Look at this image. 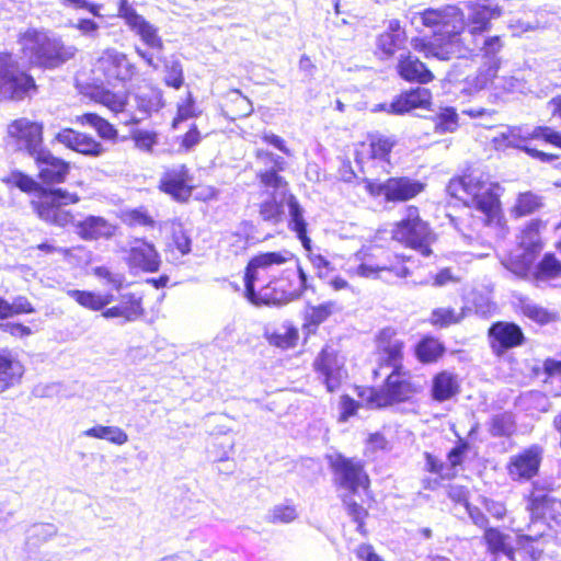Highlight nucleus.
Instances as JSON below:
<instances>
[{"label":"nucleus","mask_w":561,"mask_h":561,"mask_svg":"<svg viewBox=\"0 0 561 561\" xmlns=\"http://www.w3.org/2000/svg\"><path fill=\"white\" fill-rule=\"evenodd\" d=\"M424 188V184L409 178H390L382 183L371 185V192L383 195L388 202H405Z\"/></svg>","instance_id":"b1692460"},{"label":"nucleus","mask_w":561,"mask_h":561,"mask_svg":"<svg viewBox=\"0 0 561 561\" xmlns=\"http://www.w3.org/2000/svg\"><path fill=\"white\" fill-rule=\"evenodd\" d=\"M95 72L103 76L108 84L125 83L136 73L135 65L115 48L102 51L95 62Z\"/></svg>","instance_id":"f8f14e48"},{"label":"nucleus","mask_w":561,"mask_h":561,"mask_svg":"<svg viewBox=\"0 0 561 561\" xmlns=\"http://www.w3.org/2000/svg\"><path fill=\"white\" fill-rule=\"evenodd\" d=\"M137 112L126 114L123 118V124H138L146 119L152 112L159 111L162 103V92L156 88H149L145 91L139 92L136 98Z\"/></svg>","instance_id":"7c9ffc66"},{"label":"nucleus","mask_w":561,"mask_h":561,"mask_svg":"<svg viewBox=\"0 0 561 561\" xmlns=\"http://www.w3.org/2000/svg\"><path fill=\"white\" fill-rule=\"evenodd\" d=\"M413 21L432 28L443 37L444 43H453L455 41L457 44L462 45L463 14L455 5L426 9L416 13Z\"/></svg>","instance_id":"0eeeda50"},{"label":"nucleus","mask_w":561,"mask_h":561,"mask_svg":"<svg viewBox=\"0 0 561 561\" xmlns=\"http://www.w3.org/2000/svg\"><path fill=\"white\" fill-rule=\"evenodd\" d=\"M561 506V502L556 501L549 494L533 493L529 499L528 510L530 511L531 522L528 526V534L518 536L520 547L531 554L533 559L540 554L539 550L533 547V543L547 534L549 526L547 518L551 517L554 506Z\"/></svg>","instance_id":"6e6552de"},{"label":"nucleus","mask_w":561,"mask_h":561,"mask_svg":"<svg viewBox=\"0 0 561 561\" xmlns=\"http://www.w3.org/2000/svg\"><path fill=\"white\" fill-rule=\"evenodd\" d=\"M411 45L415 51L423 54L425 58L433 57L439 60H450L453 58L462 57L463 51L462 45L457 44L455 41L453 43L443 42L439 45H434L422 38H413Z\"/></svg>","instance_id":"e433bc0d"},{"label":"nucleus","mask_w":561,"mask_h":561,"mask_svg":"<svg viewBox=\"0 0 561 561\" xmlns=\"http://www.w3.org/2000/svg\"><path fill=\"white\" fill-rule=\"evenodd\" d=\"M504 47V42L501 36L492 35V36H481L480 39H474L469 43L468 46L462 45V56L468 51H477L481 55L483 59L486 61L483 65H492L493 62L497 64V70L501 66V58L499 54Z\"/></svg>","instance_id":"f704fd0d"},{"label":"nucleus","mask_w":561,"mask_h":561,"mask_svg":"<svg viewBox=\"0 0 561 561\" xmlns=\"http://www.w3.org/2000/svg\"><path fill=\"white\" fill-rule=\"evenodd\" d=\"M488 335L493 353L499 356L511 348L520 346L525 341L523 330L514 322H494L489 328Z\"/></svg>","instance_id":"412c9836"},{"label":"nucleus","mask_w":561,"mask_h":561,"mask_svg":"<svg viewBox=\"0 0 561 561\" xmlns=\"http://www.w3.org/2000/svg\"><path fill=\"white\" fill-rule=\"evenodd\" d=\"M38 168V175L45 183L64 182L69 172V164L43 149L33 157Z\"/></svg>","instance_id":"cd10ccee"},{"label":"nucleus","mask_w":561,"mask_h":561,"mask_svg":"<svg viewBox=\"0 0 561 561\" xmlns=\"http://www.w3.org/2000/svg\"><path fill=\"white\" fill-rule=\"evenodd\" d=\"M334 302L328 301L319 306H312L307 311V318L312 324L324 322L333 312Z\"/></svg>","instance_id":"bf43d9fd"},{"label":"nucleus","mask_w":561,"mask_h":561,"mask_svg":"<svg viewBox=\"0 0 561 561\" xmlns=\"http://www.w3.org/2000/svg\"><path fill=\"white\" fill-rule=\"evenodd\" d=\"M484 540L493 561H516V548L523 549L518 542V536L513 537L497 528H489L484 531Z\"/></svg>","instance_id":"a878e982"},{"label":"nucleus","mask_w":561,"mask_h":561,"mask_svg":"<svg viewBox=\"0 0 561 561\" xmlns=\"http://www.w3.org/2000/svg\"><path fill=\"white\" fill-rule=\"evenodd\" d=\"M497 73V64L482 65L476 72L468 75L463 80L459 81L455 88L466 96H472L480 91L486 89L493 82Z\"/></svg>","instance_id":"2f4dec72"},{"label":"nucleus","mask_w":561,"mask_h":561,"mask_svg":"<svg viewBox=\"0 0 561 561\" xmlns=\"http://www.w3.org/2000/svg\"><path fill=\"white\" fill-rule=\"evenodd\" d=\"M286 205L289 215L288 228L296 233L297 238L301 241L302 247L306 250H310L311 240L307 236V222L304 218V208L296 196L289 192L287 194Z\"/></svg>","instance_id":"4c0bfd02"},{"label":"nucleus","mask_w":561,"mask_h":561,"mask_svg":"<svg viewBox=\"0 0 561 561\" xmlns=\"http://www.w3.org/2000/svg\"><path fill=\"white\" fill-rule=\"evenodd\" d=\"M533 138L543 139L546 142L561 148V133L547 126L536 127L530 134Z\"/></svg>","instance_id":"0e129e2a"},{"label":"nucleus","mask_w":561,"mask_h":561,"mask_svg":"<svg viewBox=\"0 0 561 561\" xmlns=\"http://www.w3.org/2000/svg\"><path fill=\"white\" fill-rule=\"evenodd\" d=\"M408 36L398 20H391L387 28L376 39L377 54L381 59H389L397 53H405Z\"/></svg>","instance_id":"393cba45"},{"label":"nucleus","mask_w":561,"mask_h":561,"mask_svg":"<svg viewBox=\"0 0 561 561\" xmlns=\"http://www.w3.org/2000/svg\"><path fill=\"white\" fill-rule=\"evenodd\" d=\"M126 261L131 271L145 273H156L161 265V259L156 247L145 239H135L130 242Z\"/></svg>","instance_id":"5701e85b"},{"label":"nucleus","mask_w":561,"mask_h":561,"mask_svg":"<svg viewBox=\"0 0 561 561\" xmlns=\"http://www.w3.org/2000/svg\"><path fill=\"white\" fill-rule=\"evenodd\" d=\"M297 339L298 332L293 327H282L268 335L270 343L280 348L293 347Z\"/></svg>","instance_id":"8fccbe9b"},{"label":"nucleus","mask_w":561,"mask_h":561,"mask_svg":"<svg viewBox=\"0 0 561 561\" xmlns=\"http://www.w3.org/2000/svg\"><path fill=\"white\" fill-rule=\"evenodd\" d=\"M96 277L106 280L108 285H112L115 289L122 288L125 277L119 273H112L106 266H98L93 270Z\"/></svg>","instance_id":"e2e57ef3"},{"label":"nucleus","mask_w":561,"mask_h":561,"mask_svg":"<svg viewBox=\"0 0 561 561\" xmlns=\"http://www.w3.org/2000/svg\"><path fill=\"white\" fill-rule=\"evenodd\" d=\"M80 122L92 126L102 138L114 139L117 135L114 126L96 114L87 113L80 117Z\"/></svg>","instance_id":"de8ad7c7"},{"label":"nucleus","mask_w":561,"mask_h":561,"mask_svg":"<svg viewBox=\"0 0 561 561\" xmlns=\"http://www.w3.org/2000/svg\"><path fill=\"white\" fill-rule=\"evenodd\" d=\"M391 233L396 241L419 251L423 256L432 254L431 244L435 237L428 224L420 217L417 207L409 206Z\"/></svg>","instance_id":"39448f33"},{"label":"nucleus","mask_w":561,"mask_h":561,"mask_svg":"<svg viewBox=\"0 0 561 561\" xmlns=\"http://www.w3.org/2000/svg\"><path fill=\"white\" fill-rule=\"evenodd\" d=\"M266 192L268 197L260 204L259 215L264 222L276 226L283 221L288 185L284 188H270Z\"/></svg>","instance_id":"473e14b6"},{"label":"nucleus","mask_w":561,"mask_h":561,"mask_svg":"<svg viewBox=\"0 0 561 561\" xmlns=\"http://www.w3.org/2000/svg\"><path fill=\"white\" fill-rule=\"evenodd\" d=\"M541 206L540 197L533 193L520 194L515 205V211L518 216L533 214Z\"/></svg>","instance_id":"6e6d98bb"},{"label":"nucleus","mask_w":561,"mask_h":561,"mask_svg":"<svg viewBox=\"0 0 561 561\" xmlns=\"http://www.w3.org/2000/svg\"><path fill=\"white\" fill-rule=\"evenodd\" d=\"M313 366L329 392L339 389L346 376L343 362L331 347H324L321 351L314 359Z\"/></svg>","instance_id":"dca6fc26"},{"label":"nucleus","mask_w":561,"mask_h":561,"mask_svg":"<svg viewBox=\"0 0 561 561\" xmlns=\"http://www.w3.org/2000/svg\"><path fill=\"white\" fill-rule=\"evenodd\" d=\"M444 353V346L435 339H423L417 347L416 354L421 362L431 363L436 360Z\"/></svg>","instance_id":"09e8293b"},{"label":"nucleus","mask_w":561,"mask_h":561,"mask_svg":"<svg viewBox=\"0 0 561 561\" xmlns=\"http://www.w3.org/2000/svg\"><path fill=\"white\" fill-rule=\"evenodd\" d=\"M396 141L389 137L376 136L370 140V149L374 158L386 159L393 148Z\"/></svg>","instance_id":"4d7b16f0"},{"label":"nucleus","mask_w":561,"mask_h":561,"mask_svg":"<svg viewBox=\"0 0 561 561\" xmlns=\"http://www.w3.org/2000/svg\"><path fill=\"white\" fill-rule=\"evenodd\" d=\"M295 259L290 251L265 252L253 256L244 273V296L253 305H257L259 289L256 283L265 282L267 277L275 276V268L288 264Z\"/></svg>","instance_id":"423d86ee"},{"label":"nucleus","mask_w":561,"mask_h":561,"mask_svg":"<svg viewBox=\"0 0 561 561\" xmlns=\"http://www.w3.org/2000/svg\"><path fill=\"white\" fill-rule=\"evenodd\" d=\"M24 375V366L10 351L0 352V393L15 387Z\"/></svg>","instance_id":"c9c22d12"},{"label":"nucleus","mask_w":561,"mask_h":561,"mask_svg":"<svg viewBox=\"0 0 561 561\" xmlns=\"http://www.w3.org/2000/svg\"><path fill=\"white\" fill-rule=\"evenodd\" d=\"M288 263L290 266L285 267L278 276L260 286L256 306L286 305L298 299L305 290L313 289L299 264L294 259Z\"/></svg>","instance_id":"7ed1b4c3"},{"label":"nucleus","mask_w":561,"mask_h":561,"mask_svg":"<svg viewBox=\"0 0 561 561\" xmlns=\"http://www.w3.org/2000/svg\"><path fill=\"white\" fill-rule=\"evenodd\" d=\"M379 266L387 268L379 270V275H382L383 280L391 282L393 278H404L409 275V268L404 265L403 259L387 253L385 257L375 260Z\"/></svg>","instance_id":"ea45409f"},{"label":"nucleus","mask_w":561,"mask_h":561,"mask_svg":"<svg viewBox=\"0 0 561 561\" xmlns=\"http://www.w3.org/2000/svg\"><path fill=\"white\" fill-rule=\"evenodd\" d=\"M432 103V93L426 88H414L397 95L389 104L377 105L375 111H385L392 115H404L416 108L426 110Z\"/></svg>","instance_id":"a211bd4d"},{"label":"nucleus","mask_w":561,"mask_h":561,"mask_svg":"<svg viewBox=\"0 0 561 561\" xmlns=\"http://www.w3.org/2000/svg\"><path fill=\"white\" fill-rule=\"evenodd\" d=\"M165 77L164 82L167 85L174 89H180L184 82L183 68L178 59L165 60Z\"/></svg>","instance_id":"5fc2aeb1"},{"label":"nucleus","mask_w":561,"mask_h":561,"mask_svg":"<svg viewBox=\"0 0 561 561\" xmlns=\"http://www.w3.org/2000/svg\"><path fill=\"white\" fill-rule=\"evenodd\" d=\"M328 462L333 472V481L337 486L351 493H356L359 488L368 486L369 478L364 470L362 460L334 454L328 456Z\"/></svg>","instance_id":"9b49d317"},{"label":"nucleus","mask_w":561,"mask_h":561,"mask_svg":"<svg viewBox=\"0 0 561 561\" xmlns=\"http://www.w3.org/2000/svg\"><path fill=\"white\" fill-rule=\"evenodd\" d=\"M543 450L538 445H531L523 451L510 457L507 473L514 481H528L537 476Z\"/></svg>","instance_id":"2eb2a0df"},{"label":"nucleus","mask_w":561,"mask_h":561,"mask_svg":"<svg viewBox=\"0 0 561 561\" xmlns=\"http://www.w3.org/2000/svg\"><path fill=\"white\" fill-rule=\"evenodd\" d=\"M96 101L114 113L121 123H123V118L126 117V114H129V111L126 108L127 95L125 93L102 90L98 93Z\"/></svg>","instance_id":"a19ab883"},{"label":"nucleus","mask_w":561,"mask_h":561,"mask_svg":"<svg viewBox=\"0 0 561 561\" xmlns=\"http://www.w3.org/2000/svg\"><path fill=\"white\" fill-rule=\"evenodd\" d=\"M55 139L67 148L89 157H100L103 146L90 136L66 128L56 134Z\"/></svg>","instance_id":"c85d7f7f"},{"label":"nucleus","mask_w":561,"mask_h":561,"mask_svg":"<svg viewBox=\"0 0 561 561\" xmlns=\"http://www.w3.org/2000/svg\"><path fill=\"white\" fill-rule=\"evenodd\" d=\"M538 229L539 222H530L524 231V237L529 236L530 238L529 249H525L520 253L513 254L503 262L505 268L518 277H526L528 275L535 262L536 254L541 248L538 239ZM522 244L525 245V238H523Z\"/></svg>","instance_id":"f3484780"},{"label":"nucleus","mask_w":561,"mask_h":561,"mask_svg":"<svg viewBox=\"0 0 561 561\" xmlns=\"http://www.w3.org/2000/svg\"><path fill=\"white\" fill-rule=\"evenodd\" d=\"M8 182L23 192H33L37 188V183L31 176L22 172H13L8 179Z\"/></svg>","instance_id":"69168bd1"},{"label":"nucleus","mask_w":561,"mask_h":561,"mask_svg":"<svg viewBox=\"0 0 561 561\" xmlns=\"http://www.w3.org/2000/svg\"><path fill=\"white\" fill-rule=\"evenodd\" d=\"M298 517L297 510L290 504L275 505L267 515V520L273 524H288Z\"/></svg>","instance_id":"864d4df0"},{"label":"nucleus","mask_w":561,"mask_h":561,"mask_svg":"<svg viewBox=\"0 0 561 561\" xmlns=\"http://www.w3.org/2000/svg\"><path fill=\"white\" fill-rule=\"evenodd\" d=\"M138 149L150 152L158 142L157 134L149 130L137 129L131 135Z\"/></svg>","instance_id":"680f3d73"},{"label":"nucleus","mask_w":561,"mask_h":561,"mask_svg":"<svg viewBox=\"0 0 561 561\" xmlns=\"http://www.w3.org/2000/svg\"><path fill=\"white\" fill-rule=\"evenodd\" d=\"M67 295L75 299L80 306L93 310H102L101 295L89 290L69 289Z\"/></svg>","instance_id":"3c124183"},{"label":"nucleus","mask_w":561,"mask_h":561,"mask_svg":"<svg viewBox=\"0 0 561 561\" xmlns=\"http://www.w3.org/2000/svg\"><path fill=\"white\" fill-rule=\"evenodd\" d=\"M382 268L386 267L376 264L373 255H368L362 263L354 267L353 273L357 276L366 278H382V275H379V270Z\"/></svg>","instance_id":"13d9d810"},{"label":"nucleus","mask_w":561,"mask_h":561,"mask_svg":"<svg viewBox=\"0 0 561 561\" xmlns=\"http://www.w3.org/2000/svg\"><path fill=\"white\" fill-rule=\"evenodd\" d=\"M399 77L411 83L427 84L434 80V73L409 50L400 53L396 66Z\"/></svg>","instance_id":"bb28decb"},{"label":"nucleus","mask_w":561,"mask_h":561,"mask_svg":"<svg viewBox=\"0 0 561 561\" xmlns=\"http://www.w3.org/2000/svg\"><path fill=\"white\" fill-rule=\"evenodd\" d=\"M492 83H494L495 89L504 92H520L525 89V82L516 76H495Z\"/></svg>","instance_id":"052dcab7"},{"label":"nucleus","mask_w":561,"mask_h":561,"mask_svg":"<svg viewBox=\"0 0 561 561\" xmlns=\"http://www.w3.org/2000/svg\"><path fill=\"white\" fill-rule=\"evenodd\" d=\"M255 156L257 163L262 165L256 172V178L266 191L287 186V181L278 174L286 164L282 157L263 149H257Z\"/></svg>","instance_id":"4be33fe9"},{"label":"nucleus","mask_w":561,"mask_h":561,"mask_svg":"<svg viewBox=\"0 0 561 561\" xmlns=\"http://www.w3.org/2000/svg\"><path fill=\"white\" fill-rule=\"evenodd\" d=\"M226 241L231 247V251L234 254H239L244 251L249 245V238L245 233L236 231L231 232L226 237Z\"/></svg>","instance_id":"774afa93"},{"label":"nucleus","mask_w":561,"mask_h":561,"mask_svg":"<svg viewBox=\"0 0 561 561\" xmlns=\"http://www.w3.org/2000/svg\"><path fill=\"white\" fill-rule=\"evenodd\" d=\"M514 430V421L508 413L496 414L491 420L490 433L494 437L510 436Z\"/></svg>","instance_id":"603ef678"},{"label":"nucleus","mask_w":561,"mask_h":561,"mask_svg":"<svg viewBox=\"0 0 561 561\" xmlns=\"http://www.w3.org/2000/svg\"><path fill=\"white\" fill-rule=\"evenodd\" d=\"M519 308L525 317L540 324L549 323L554 318L553 313L549 312L547 309L538 306L529 299H522L519 302Z\"/></svg>","instance_id":"a18cd8bd"},{"label":"nucleus","mask_w":561,"mask_h":561,"mask_svg":"<svg viewBox=\"0 0 561 561\" xmlns=\"http://www.w3.org/2000/svg\"><path fill=\"white\" fill-rule=\"evenodd\" d=\"M190 182L191 176L186 165L176 164L164 169L159 181V188L176 202H186L193 190Z\"/></svg>","instance_id":"6ab92c4d"},{"label":"nucleus","mask_w":561,"mask_h":561,"mask_svg":"<svg viewBox=\"0 0 561 561\" xmlns=\"http://www.w3.org/2000/svg\"><path fill=\"white\" fill-rule=\"evenodd\" d=\"M458 125V114L454 107L442 108L435 117V131L437 134L454 133Z\"/></svg>","instance_id":"49530a36"},{"label":"nucleus","mask_w":561,"mask_h":561,"mask_svg":"<svg viewBox=\"0 0 561 561\" xmlns=\"http://www.w3.org/2000/svg\"><path fill=\"white\" fill-rule=\"evenodd\" d=\"M459 391L457 375L450 371H440L432 381V397L435 401L443 402L451 399Z\"/></svg>","instance_id":"58836bf2"},{"label":"nucleus","mask_w":561,"mask_h":561,"mask_svg":"<svg viewBox=\"0 0 561 561\" xmlns=\"http://www.w3.org/2000/svg\"><path fill=\"white\" fill-rule=\"evenodd\" d=\"M388 447V440L380 433L370 434L366 440V455H374L380 450H386Z\"/></svg>","instance_id":"338daca9"},{"label":"nucleus","mask_w":561,"mask_h":561,"mask_svg":"<svg viewBox=\"0 0 561 561\" xmlns=\"http://www.w3.org/2000/svg\"><path fill=\"white\" fill-rule=\"evenodd\" d=\"M117 15L125 21L131 32L140 37L146 46L158 54L162 53L164 45L158 34V28L138 14L128 0H119Z\"/></svg>","instance_id":"ddd939ff"},{"label":"nucleus","mask_w":561,"mask_h":561,"mask_svg":"<svg viewBox=\"0 0 561 561\" xmlns=\"http://www.w3.org/2000/svg\"><path fill=\"white\" fill-rule=\"evenodd\" d=\"M79 202V196L62 188L51 190L45 194L35 205L36 211L41 219L58 227H66L69 224L75 226L73 215L64 208L69 204Z\"/></svg>","instance_id":"9d476101"},{"label":"nucleus","mask_w":561,"mask_h":561,"mask_svg":"<svg viewBox=\"0 0 561 561\" xmlns=\"http://www.w3.org/2000/svg\"><path fill=\"white\" fill-rule=\"evenodd\" d=\"M24 50L30 62L34 66L55 69L72 59L77 48L66 45L62 39L54 34L33 31L24 38Z\"/></svg>","instance_id":"20e7f679"},{"label":"nucleus","mask_w":561,"mask_h":561,"mask_svg":"<svg viewBox=\"0 0 561 561\" xmlns=\"http://www.w3.org/2000/svg\"><path fill=\"white\" fill-rule=\"evenodd\" d=\"M87 437L105 439L115 445H124L128 442V435L118 426L96 425L83 432Z\"/></svg>","instance_id":"79ce46f5"},{"label":"nucleus","mask_w":561,"mask_h":561,"mask_svg":"<svg viewBox=\"0 0 561 561\" xmlns=\"http://www.w3.org/2000/svg\"><path fill=\"white\" fill-rule=\"evenodd\" d=\"M466 308H461L460 312H457L453 308H435L431 313L430 321L435 327L447 328L461 322L466 317Z\"/></svg>","instance_id":"c03bdc74"},{"label":"nucleus","mask_w":561,"mask_h":561,"mask_svg":"<svg viewBox=\"0 0 561 561\" xmlns=\"http://www.w3.org/2000/svg\"><path fill=\"white\" fill-rule=\"evenodd\" d=\"M144 314L141 297L133 293H126L119 296L117 305L106 308L102 311L105 319H122V323L134 322Z\"/></svg>","instance_id":"c756f323"},{"label":"nucleus","mask_w":561,"mask_h":561,"mask_svg":"<svg viewBox=\"0 0 561 561\" xmlns=\"http://www.w3.org/2000/svg\"><path fill=\"white\" fill-rule=\"evenodd\" d=\"M501 16V9L497 5L490 4H476L467 18V23H463L461 32L462 42L470 36V42L480 39L485 33L491 30V22Z\"/></svg>","instance_id":"aec40b11"},{"label":"nucleus","mask_w":561,"mask_h":561,"mask_svg":"<svg viewBox=\"0 0 561 561\" xmlns=\"http://www.w3.org/2000/svg\"><path fill=\"white\" fill-rule=\"evenodd\" d=\"M496 190H499L497 184L478 172L453 179L447 185L449 195L480 213L485 225L499 221L501 207Z\"/></svg>","instance_id":"f03ea898"},{"label":"nucleus","mask_w":561,"mask_h":561,"mask_svg":"<svg viewBox=\"0 0 561 561\" xmlns=\"http://www.w3.org/2000/svg\"><path fill=\"white\" fill-rule=\"evenodd\" d=\"M36 88L33 77L20 69L9 53H0V101L23 100Z\"/></svg>","instance_id":"1a4fd4ad"},{"label":"nucleus","mask_w":561,"mask_h":561,"mask_svg":"<svg viewBox=\"0 0 561 561\" xmlns=\"http://www.w3.org/2000/svg\"><path fill=\"white\" fill-rule=\"evenodd\" d=\"M76 232L85 241L108 239L115 232V226L101 216H87L75 224Z\"/></svg>","instance_id":"72a5a7b5"},{"label":"nucleus","mask_w":561,"mask_h":561,"mask_svg":"<svg viewBox=\"0 0 561 561\" xmlns=\"http://www.w3.org/2000/svg\"><path fill=\"white\" fill-rule=\"evenodd\" d=\"M8 134L14 140L18 150H23L32 158L43 148V125L22 117L8 126Z\"/></svg>","instance_id":"4468645a"},{"label":"nucleus","mask_w":561,"mask_h":561,"mask_svg":"<svg viewBox=\"0 0 561 561\" xmlns=\"http://www.w3.org/2000/svg\"><path fill=\"white\" fill-rule=\"evenodd\" d=\"M561 276V261L554 254L546 253L538 263L535 277L538 280L553 279Z\"/></svg>","instance_id":"37998d69"},{"label":"nucleus","mask_w":561,"mask_h":561,"mask_svg":"<svg viewBox=\"0 0 561 561\" xmlns=\"http://www.w3.org/2000/svg\"><path fill=\"white\" fill-rule=\"evenodd\" d=\"M378 368L374 370L375 377H383V385L370 391L369 402L383 408L396 402L412 398L417 389L411 381V376L402 368L403 343L390 328L383 329L377 341Z\"/></svg>","instance_id":"f257e3e1"}]
</instances>
